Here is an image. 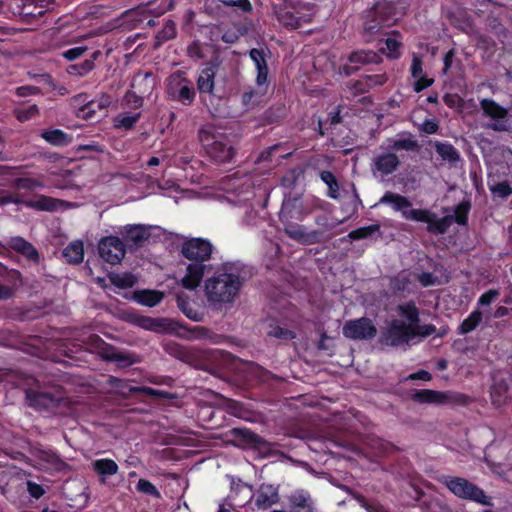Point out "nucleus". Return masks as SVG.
Masks as SVG:
<instances>
[{
    "label": "nucleus",
    "mask_w": 512,
    "mask_h": 512,
    "mask_svg": "<svg viewBox=\"0 0 512 512\" xmlns=\"http://www.w3.org/2000/svg\"><path fill=\"white\" fill-rule=\"evenodd\" d=\"M244 279L239 267L234 263H224L204 282V295L208 306L215 311L234 303L238 297Z\"/></svg>",
    "instance_id": "nucleus-1"
},
{
    "label": "nucleus",
    "mask_w": 512,
    "mask_h": 512,
    "mask_svg": "<svg viewBox=\"0 0 512 512\" xmlns=\"http://www.w3.org/2000/svg\"><path fill=\"white\" fill-rule=\"evenodd\" d=\"M303 209L302 202L298 198L285 200L282 204L279 218L283 224L284 233L292 240L302 245H313L324 240V231L314 229L307 231L304 225L295 221H303L307 216Z\"/></svg>",
    "instance_id": "nucleus-2"
},
{
    "label": "nucleus",
    "mask_w": 512,
    "mask_h": 512,
    "mask_svg": "<svg viewBox=\"0 0 512 512\" xmlns=\"http://www.w3.org/2000/svg\"><path fill=\"white\" fill-rule=\"evenodd\" d=\"M28 387L24 388L25 403L28 407L54 415H61L69 408V399L59 386L44 389L34 377L27 379Z\"/></svg>",
    "instance_id": "nucleus-3"
},
{
    "label": "nucleus",
    "mask_w": 512,
    "mask_h": 512,
    "mask_svg": "<svg viewBox=\"0 0 512 512\" xmlns=\"http://www.w3.org/2000/svg\"><path fill=\"white\" fill-rule=\"evenodd\" d=\"M199 141L207 156L218 164L230 163L236 155L235 141L231 135L207 125L198 132Z\"/></svg>",
    "instance_id": "nucleus-4"
},
{
    "label": "nucleus",
    "mask_w": 512,
    "mask_h": 512,
    "mask_svg": "<svg viewBox=\"0 0 512 512\" xmlns=\"http://www.w3.org/2000/svg\"><path fill=\"white\" fill-rule=\"evenodd\" d=\"M380 147L387 152L379 154L373 159V169L382 175H390L400 166V159L395 152L418 151L420 145L413 134L406 132L398 134L397 138H387Z\"/></svg>",
    "instance_id": "nucleus-5"
},
{
    "label": "nucleus",
    "mask_w": 512,
    "mask_h": 512,
    "mask_svg": "<svg viewBox=\"0 0 512 512\" xmlns=\"http://www.w3.org/2000/svg\"><path fill=\"white\" fill-rule=\"evenodd\" d=\"M441 483L453 495L460 499L475 502L483 506H493L492 498L486 495L481 487L466 478L446 475L442 477Z\"/></svg>",
    "instance_id": "nucleus-6"
},
{
    "label": "nucleus",
    "mask_w": 512,
    "mask_h": 512,
    "mask_svg": "<svg viewBox=\"0 0 512 512\" xmlns=\"http://www.w3.org/2000/svg\"><path fill=\"white\" fill-rule=\"evenodd\" d=\"M166 92L172 100L184 106H190L196 97L194 83L182 69L174 71L167 77Z\"/></svg>",
    "instance_id": "nucleus-7"
},
{
    "label": "nucleus",
    "mask_w": 512,
    "mask_h": 512,
    "mask_svg": "<svg viewBox=\"0 0 512 512\" xmlns=\"http://www.w3.org/2000/svg\"><path fill=\"white\" fill-rule=\"evenodd\" d=\"M86 344L96 352L101 359L116 362L119 367L131 366L137 362L134 356L118 352L113 345L105 342L97 334L89 335L86 339Z\"/></svg>",
    "instance_id": "nucleus-8"
},
{
    "label": "nucleus",
    "mask_w": 512,
    "mask_h": 512,
    "mask_svg": "<svg viewBox=\"0 0 512 512\" xmlns=\"http://www.w3.org/2000/svg\"><path fill=\"white\" fill-rule=\"evenodd\" d=\"M8 204L24 205L37 211H56L64 204L63 200L46 195H37L35 199L23 200L17 193L2 191L0 195V206Z\"/></svg>",
    "instance_id": "nucleus-9"
},
{
    "label": "nucleus",
    "mask_w": 512,
    "mask_h": 512,
    "mask_svg": "<svg viewBox=\"0 0 512 512\" xmlns=\"http://www.w3.org/2000/svg\"><path fill=\"white\" fill-rule=\"evenodd\" d=\"M382 62L380 53L370 49L352 51L347 57V63L340 65L338 72L344 76H351L363 66L379 64Z\"/></svg>",
    "instance_id": "nucleus-10"
},
{
    "label": "nucleus",
    "mask_w": 512,
    "mask_h": 512,
    "mask_svg": "<svg viewBox=\"0 0 512 512\" xmlns=\"http://www.w3.org/2000/svg\"><path fill=\"white\" fill-rule=\"evenodd\" d=\"M414 339L413 325L404 321L392 320L385 331L382 332L380 342L392 347L408 344Z\"/></svg>",
    "instance_id": "nucleus-11"
},
{
    "label": "nucleus",
    "mask_w": 512,
    "mask_h": 512,
    "mask_svg": "<svg viewBox=\"0 0 512 512\" xmlns=\"http://www.w3.org/2000/svg\"><path fill=\"white\" fill-rule=\"evenodd\" d=\"M409 218L411 221L426 223V230L432 235L445 234L450 228V217H437V214L429 209H410Z\"/></svg>",
    "instance_id": "nucleus-12"
},
{
    "label": "nucleus",
    "mask_w": 512,
    "mask_h": 512,
    "mask_svg": "<svg viewBox=\"0 0 512 512\" xmlns=\"http://www.w3.org/2000/svg\"><path fill=\"white\" fill-rule=\"evenodd\" d=\"M480 108L485 117L493 120L492 123L486 127L496 132L509 131L508 125V110L501 106L499 103L490 98H483L480 100Z\"/></svg>",
    "instance_id": "nucleus-13"
},
{
    "label": "nucleus",
    "mask_w": 512,
    "mask_h": 512,
    "mask_svg": "<svg viewBox=\"0 0 512 512\" xmlns=\"http://www.w3.org/2000/svg\"><path fill=\"white\" fill-rule=\"evenodd\" d=\"M212 251L211 242L203 238L185 240L180 249L181 255L192 263H205L210 260Z\"/></svg>",
    "instance_id": "nucleus-14"
},
{
    "label": "nucleus",
    "mask_w": 512,
    "mask_h": 512,
    "mask_svg": "<svg viewBox=\"0 0 512 512\" xmlns=\"http://www.w3.org/2000/svg\"><path fill=\"white\" fill-rule=\"evenodd\" d=\"M99 256L111 265L121 263L125 257L126 248L124 242L117 236L103 237L98 243Z\"/></svg>",
    "instance_id": "nucleus-15"
},
{
    "label": "nucleus",
    "mask_w": 512,
    "mask_h": 512,
    "mask_svg": "<svg viewBox=\"0 0 512 512\" xmlns=\"http://www.w3.org/2000/svg\"><path fill=\"white\" fill-rule=\"evenodd\" d=\"M343 335L352 340H370L377 334V328L368 317L347 321L342 328Z\"/></svg>",
    "instance_id": "nucleus-16"
},
{
    "label": "nucleus",
    "mask_w": 512,
    "mask_h": 512,
    "mask_svg": "<svg viewBox=\"0 0 512 512\" xmlns=\"http://www.w3.org/2000/svg\"><path fill=\"white\" fill-rule=\"evenodd\" d=\"M249 57L253 61L256 70V86L259 88L261 93H266L269 86L268 79V65L266 61V55L263 49L252 48L249 51Z\"/></svg>",
    "instance_id": "nucleus-17"
},
{
    "label": "nucleus",
    "mask_w": 512,
    "mask_h": 512,
    "mask_svg": "<svg viewBox=\"0 0 512 512\" xmlns=\"http://www.w3.org/2000/svg\"><path fill=\"white\" fill-rule=\"evenodd\" d=\"M372 15L380 19V23L387 28L396 24L399 19L396 3L388 0H378L373 5Z\"/></svg>",
    "instance_id": "nucleus-18"
},
{
    "label": "nucleus",
    "mask_w": 512,
    "mask_h": 512,
    "mask_svg": "<svg viewBox=\"0 0 512 512\" xmlns=\"http://www.w3.org/2000/svg\"><path fill=\"white\" fill-rule=\"evenodd\" d=\"M89 96L86 93H80L73 97V104H82L77 112L78 117H82L86 120H93L96 118V114L99 111L105 110L106 105L98 100H88Z\"/></svg>",
    "instance_id": "nucleus-19"
},
{
    "label": "nucleus",
    "mask_w": 512,
    "mask_h": 512,
    "mask_svg": "<svg viewBox=\"0 0 512 512\" xmlns=\"http://www.w3.org/2000/svg\"><path fill=\"white\" fill-rule=\"evenodd\" d=\"M278 502V487L272 484H261L254 494V503L259 510H267Z\"/></svg>",
    "instance_id": "nucleus-20"
},
{
    "label": "nucleus",
    "mask_w": 512,
    "mask_h": 512,
    "mask_svg": "<svg viewBox=\"0 0 512 512\" xmlns=\"http://www.w3.org/2000/svg\"><path fill=\"white\" fill-rule=\"evenodd\" d=\"M109 383L119 389H128L130 394H143L145 396L163 398V399H171V393L163 390L154 389L148 386H129L126 380L119 379L113 376H110Z\"/></svg>",
    "instance_id": "nucleus-21"
},
{
    "label": "nucleus",
    "mask_w": 512,
    "mask_h": 512,
    "mask_svg": "<svg viewBox=\"0 0 512 512\" xmlns=\"http://www.w3.org/2000/svg\"><path fill=\"white\" fill-rule=\"evenodd\" d=\"M210 265L205 263H190L186 267V273L181 279V285L183 288L188 290H195L201 283L206 269Z\"/></svg>",
    "instance_id": "nucleus-22"
},
{
    "label": "nucleus",
    "mask_w": 512,
    "mask_h": 512,
    "mask_svg": "<svg viewBox=\"0 0 512 512\" xmlns=\"http://www.w3.org/2000/svg\"><path fill=\"white\" fill-rule=\"evenodd\" d=\"M379 204L391 205L392 209L396 212H401V215L406 220H410L409 213L410 210H407L412 206L411 201L401 194L386 191L384 195L380 198Z\"/></svg>",
    "instance_id": "nucleus-23"
},
{
    "label": "nucleus",
    "mask_w": 512,
    "mask_h": 512,
    "mask_svg": "<svg viewBox=\"0 0 512 512\" xmlns=\"http://www.w3.org/2000/svg\"><path fill=\"white\" fill-rule=\"evenodd\" d=\"M379 204L391 205L392 209L396 212H401V215L406 220H410L409 213L410 210H407L412 206L411 201L401 194L386 191L384 195L380 198Z\"/></svg>",
    "instance_id": "nucleus-24"
},
{
    "label": "nucleus",
    "mask_w": 512,
    "mask_h": 512,
    "mask_svg": "<svg viewBox=\"0 0 512 512\" xmlns=\"http://www.w3.org/2000/svg\"><path fill=\"white\" fill-rule=\"evenodd\" d=\"M411 399L420 404H443L451 401L452 394L431 389H419L414 391Z\"/></svg>",
    "instance_id": "nucleus-25"
},
{
    "label": "nucleus",
    "mask_w": 512,
    "mask_h": 512,
    "mask_svg": "<svg viewBox=\"0 0 512 512\" xmlns=\"http://www.w3.org/2000/svg\"><path fill=\"white\" fill-rule=\"evenodd\" d=\"M217 67L212 62L205 63L197 78V90L200 94H213Z\"/></svg>",
    "instance_id": "nucleus-26"
},
{
    "label": "nucleus",
    "mask_w": 512,
    "mask_h": 512,
    "mask_svg": "<svg viewBox=\"0 0 512 512\" xmlns=\"http://www.w3.org/2000/svg\"><path fill=\"white\" fill-rule=\"evenodd\" d=\"M231 433L234 439L243 446L253 449H262L267 445V441L264 438L248 428H234Z\"/></svg>",
    "instance_id": "nucleus-27"
},
{
    "label": "nucleus",
    "mask_w": 512,
    "mask_h": 512,
    "mask_svg": "<svg viewBox=\"0 0 512 512\" xmlns=\"http://www.w3.org/2000/svg\"><path fill=\"white\" fill-rule=\"evenodd\" d=\"M8 247L21 254L27 260L38 263L40 259L37 249L26 239L20 236L11 237L8 240Z\"/></svg>",
    "instance_id": "nucleus-28"
},
{
    "label": "nucleus",
    "mask_w": 512,
    "mask_h": 512,
    "mask_svg": "<svg viewBox=\"0 0 512 512\" xmlns=\"http://www.w3.org/2000/svg\"><path fill=\"white\" fill-rule=\"evenodd\" d=\"M174 328V331L178 335L185 336L188 339L212 340L216 336L211 329L204 326L188 327L186 324L176 322V324H174Z\"/></svg>",
    "instance_id": "nucleus-29"
},
{
    "label": "nucleus",
    "mask_w": 512,
    "mask_h": 512,
    "mask_svg": "<svg viewBox=\"0 0 512 512\" xmlns=\"http://www.w3.org/2000/svg\"><path fill=\"white\" fill-rule=\"evenodd\" d=\"M137 323L140 327L154 332L174 331V324H176L175 321L163 318H152L149 316L138 317Z\"/></svg>",
    "instance_id": "nucleus-30"
},
{
    "label": "nucleus",
    "mask_w": 512,
    "mask_h": 512,
    "mask_svg": "<svg viewBox=\"0 0 512 512\" xmlns=\"http://www.w3.org/2000/svg\"><path fill=\"white\" fill-rule=\"evenodd\" d=\"M390 37L385 40L386 48H381L378 53L380 55L386 54V56L391 60L399 59L402 55V34L399 31L393 30L390 33Z\"/></svg>",
    "instance_id": "nucleus-31"
},
{
    "label": "nucleus",
    "mask_w": 512,
    "mask_h": 512,
    "mask_svg": "<svg viewBox=\"0 0 512 512\" xmlns=\"http://www.w3.org/2000/svg\"><path fill=\"white\" fill-rule=\"evenodd\" d=\"M40 136L47 143L57 147L68 146L73 140L70 134L57 128L44 129L41 131Z\"/></svg>",
    "instance_id": "nucleus-32"
},
{
    "label": "nucleus",
    "mask_w": 512,
    "mask_h": 512,
    "mask_svg": "<svg viewBox=\"0 0 512 512\" xmlns=\"http://www.w3.org/2000/svg\"><path fill=\"white\" fill-rule=\"evenodd\" d=\"M176 303L178 309L190 320L201 322L204 319V313L192 306L190 297L181 292L176 295Z\"/></svg>",
    "instance_id": "nucleus-33"
},
{
    "label": "nucleus",
    "mask_w": 512,
    "mask_h": 512,
    "mask_svg": "<svg viewBox=\"0 0 512 512\" xmlns=\"http://www.w3.org/2000/svg\"><path fill=\"white\" fill-rule=\"evenodd\" d=\"M165 297L164 292L159 290L143 289L134 292V300L146 307L157 306Z\"/></svg>",
    "instance_id": "nucleus-34"
},
{
    "label": "nucleus",
    "mask_w": 512,
    "mask_h": 512,
    "mask_svg": "<svg viewBox=\"0 0 512 512\" xmlns=\"http://www.w3.org/2000/svg\"><path fill=\"white\" fill-rule=\"evenodd\" d=\"M150 237V232L142 225H128L125 227L124 239L140 247Z\"/></svg>",
    "instance_id": "nucleus-35"
},
{
    "label": "nucleus",
    "mask_w": 512,
    "mask_h": 512,
    "mask_svg": "<svg viewBox=\"0 0 512 512\" xmlns=\"http://www.w3.org/2000/svg\"><path fill=\"white\" fill-rule=\"evenodd\" d=\"M279 21L288 28L298 29L302 27L303 24L308 23L310 21L304 15H300L299 12H295L293 9H285L281 11L278 15Z\"/></svg>",
    "instance_id": "nucleus-36"
},
{
    "label": "nucleus",
    "mask_w": 512,
    "mask_h": 512,
    "mask_svg": "<svg viewBox=\"0 0 512 512\" xmlns=\"http://www.w3.org/2000/svg\"><path fill=\"white\" fill-rule=\"evenodd\" d=\"M62 256L67 263L72 265L80 264L84 258V245L81 240L69 243L62 251Z\"/></svg>",
    "instance_id": "nucleus-37"
},
{
    "label": "nucleus",
    "mask_w": 512,
    "mask_h": 512,
    "mask_svg": "<svg viewBox=\"0 0 512 512\" xmlns=\"http://www.w3.org/2000/svg\"><path fill=\"white\" fill-rule=\"evenodd\" d=\"M434 147L441 159L451 165H455L461 159L460 152L447 141H436Z\"/></svg>",
    "instance_id": "nucleus-38"
},
{
    "label": "nucleus",
    "mask_w": 512,
    "mask_h": 512,
    "mask_svg": "<svg viewBox=\"0 0 512 512\" xmlns=\"http://www.w3.org/2000/svg\"><path fill=\"white\" fill-rule=\"evenodd\" d=\"M47 9L43 4H38L34 0H27L21 7V16L27 22H33L43 17Z\"/></svg>",
    "instance_id": "nucleus-39"
},
{
    "label": "nucleus",
    "mask_w": 512,
    "mask_h": 512,
    "mask_svg": "<svg viewBox=\"0 0 512 512\" xmlns=\"http://www.w3.org/2000/svg\"><path fill=\"white\" fill-rule=\"evenodd\" d=\"M0 277L5 283L3 285L12 290L13 297L19 286L22 284V275L20 271L16 269H9L6 266H0Z\"/></svg>",
    "instance_id": "nucleus-40"
},
{
    "label": "nucleus",
    "mask_w": 512,
    "mask_h": 512,
    "mask_svg": "<svg viewBox=\"0 0 512 512\" xmlns=\"http://www.w3.org/2000/svg\"><path fill=\"white\" fill-rule=\"evenodd\" d=\"M483 313L479 308L473 310L458 326L457 333L466 335L474 331L482 322Z\"/></svg>",
    "instance_id": "nucleus-41"
},
{
    "label": "nucleus",
    "mask_w": 512,
    "mask_h": 512,
    "mask_svg": "<svg viewBox=\"0 0 512 512\" xmlns=\"http://www.w3.org/2000/svg\"><path fill=\"white\" fill-rule=\"evenodd\" d=\"M470 210V201H461L454 207L453 215H447V217H450V225H452V223L455 222L460 226H466L468 224Z\"/></svg>",
    "instance_id": "nucleus-42"
},
{
    "label": "nucleus",
    "mask_w": 512,
    "mask_h": 512,
    "mask_svg": "<svg viewBox=\"0 0 512 512\" xmlns=\"http://www.w3.org/2000/svg\"><path fill=\"white\" fill-rule=\"evenodd\" d=\"M99 52L96 51L92 54L91 58L85 59L81 63L71 64L67 67L66 71L70 75L84 76L92 71L95 67V60L98 57Z\"/></svg>",
    "instance_id": "nucleus-43"
},
{
    "label": "nucleus",
    "mask_w": 512,
    "mask_h": 512,
    "mask_svg": "<svg viewBox=\"0 0 512 512\" xmlns=\"http://www.w3.org/2000/svg\"><path fill=\"white\" fill-rule=\"evenodd\" d=\"M93 470L102 476H112L118 472L117 463L109 458L97 459L92 463Z\"/></svg>",
    "instance_id": "nucleus-44"
},
{
    "label": "nucleus",
    "mask_w": 512,
    "mask_h": 512,
    "mask_svg": "<svg viewBox=\"0 0 512 512\" xmlns=\"http://www.w3.org/2000/svg\"><path fill=\"white\" fill-rule=\"evenodd\" d=\"M381 227L380 224H372L369 226L359 227L350 231L347 237L352 241L368 239L373 237L374 234L378 233V236H381Z\"/></svg>",
    "instance_id": "nucleus-45"
},
{
    "label": "nucleus",
    "mask_w": 512,
    "mask_h": 512,
    "mask_svg": "<svg viewBox=\"0 0 512 512\" xmlns=\"http://www.w3.org/2000/svg\"><path fill=\"white\" fill-rule=\"evenodd\" d=\"M387 28L386 26L380 23V19L378 17H374L372 15V9L368 10L364 16L363 22V31L364 34H368L370 36L380 33L383 29Z\"/></svg>",
    "instance_id": "nucleus-46"
},
{
    "label": "nucleus",
    "mask_w": 512,
    "mask_h": 512,
    "mask_svg": "<svg viewBox=\"0 0 512 512\" xmlns=\"http://www.w3.org/2000/svg\"><path fill=\"white\" fill-rule=\"evenodd\" d=\"M319 177L328 187L327 196L337 200L339 198V183L335 175L331 171L323 170Z\"/></svg>",
    "instance_id": "nucleus-47"
},
{
    "label": "nucleus",
    "mask_w": 512,
    "mask_h": 512,
    "mask_svg": "<svg viewBox=\"0 0 512 512\" xmlns=\"http://www.w3.org/2000/svg\"><path fill=\"white\" fill-rule=\"evenodd\" d=\"M398 311L402 317L409 321L408 324L416 325L419 323V309L417 308L414 301H409L398 306Z\"/></svg>",
    "instance_id": "nucleus-48"
},
{
    "label": "nucleus",
    "mask_w": 512,
    "mask_h": 512,
    "mask_svg": "<svg viewBox=\"0 0 512 512\" xmlns=\"http://www.w3.org/2000/svg\"><path fill=\"white\" fill-rule=\"evenodd\" d=\"M141 113H121L114 119V126L118 129L130 130L139 121Z\"/></svg>",
    "instance_id": "nucleus-49"
},
{
    "label": "nucleus",
    "mask_w": 512,
    "mask_h": 512,
    "mask_svg": "<svg viewBox=\"0 0 512 512\" xmlns=\"http://www.w3.org/2000/svg\"><path fill=\"white\" fill-rule=\"evenodd\" d=\"M109 279L115 287L120 289L132 288L137 282L136 277L130 272L113 274L109 277Z\"/></svg>",
    "instance_id": "nucleus-50"
},
{
    "label": "nucleus",
    "mask_w": 512,
    "mask_h": 512,
    "mask_svg": "<svg viewBox=\"0 0 512 512\" xmlns=\"http://www.w3.org/2000/svg\"><path fill=\"white\" fill-rule=\"evenodd\" d=\"M489 190L494 197H498L501 199H507L512 195V186L511 184L504 180L501 182H488Z\"/></svg>",
    "instance_id": "nucleus-51"
},
{
    "label": "nucleus",
    "mask_w": 512,
    "mask_h": 512,
    "mask_svg": "<svg viewBox=\"0 0 512 512\" xmlns=\"http://www.w3.org/2000/svg\"><path fill=\"white\" fill-rule=\"evenodd\" d=\"M12 184L19 190L29 191L44 187V183L42 181L30 177H17L13 180Z\"/></svg>",
    "instance_id": "nucleus-52"
},
{
    "label": "nucleus",
    "mask_w": 512,
    "mask_h": 512,
    "mask_svg": "<svg viewBox=\"0 0 512 512\" xmlns=\"http://www.w3.org/2000/svg\"><path fill=\"white\" fill-rule=\"evenodd\" d=\"M176 26L172 20L166 21L163 28L156 35V46L176 37Z\"/></svg>",
    "instance_id": "nucleus-53"
},
{
    "label": "nucleus",
    "mask_w": 512,
    "mask_h": 512,
    "mask_svg": "<svg viewBox=\"0 0 512 512\" xmlns=\"http://www.w3.org/2000/svg\"><path fill=\"white\" fill-rule=\"evenodd\" d=\"M16 118L20 122H26L39 114V108L36 104H31L25 107L18 108L15 111Z\"/></svg>",
    "instance_id": "nucleus-54"
},
{
    "label": "nucleus",
    "mask_w": 512,
    "mask_h": 512,
    "mask_svg": "<svg viewBox=\"0 0 512 512\" xmlns=\"http://www.w3.org/2000/svg\"><path fill=\"white\" fill-rule=\"evenodd\" d=\"M136 490L145 495L153 496L155 498H160L161 494L156 486L145 478H141L138 480L136 484Z\"/></svg>",
    "instance_id": "nucleus-55"
},
{
    "label": "nucleus",
    "mask_w": 512,
    "mask_h": 512,
    "mask_svg": "<svg viewBox=\"0 0 512 512\" xmlns=\"http://www.w3.org/2000/svg\"><path fill=\"white\" fill-rule=\"evenodd\" d=\"M187 56L194 61L201 60L205 57L202 43L199 40H193L187 46Z\"/></svg>",
    "instance_id": "nucleus-56"
},
{
    "label": "nucleus",
    "mask_w": 512,
    "mask_h": 512,
    "mask_svg": "<svg viewBox=\"0 0 512 512\" xmlns=\"http://www.w3.org/2000/svg\"><path fill=\"white\" fill-rule=\"evenodd\" d=\"M268 335L281 340H292L296 336L292 330L283 328L279 325L272 327L268 332Z\"/></svg>",
    "instance_id": "nucleus-57"
},
{
    "label": "nucleus",
    "mask_w": 512,
    "mask_h": 512,
    "mask_svg": "<svg viewBox=\"0 0 512 512\" xmlns=\"http://www.w3.org/2000/svg\"><path fill=\"white\" fill-rule=\"evenodd\" d=\"M487 25L489 26L491 31L497 36L505 35L506 33V28L501 23L500 19L493 14H489L487 16Z\"/></svg>",
    "instance_id": "nucleus-58"
},
{
    "label": "nucleus",
    "mask_w": 512,
    "mask_h": 512,
    "mask_svg": "<svg viewBox=\"0 0 512 512\" xmlns=\"http://www.w3.org/2000/svg\"><path fill=\"white\" fill-rule=\"evenodd\" d=\"M436 331H437V328L433 324L420 325L419 323H417L416 325H413L414 338L416 336L426 338V337L436 333Z\"/></svg>",
    "instance_id": "nucleus-59"
},
{
    "label": "nucleus",
    "mask_w": 512,
    "mask_h": 512,
    "mask_svg": "<svg viewBox=\"0 0 512 512\" xmlns=\"http://www.w3.org/2000/svg\"><path fill=\"white\" fill-rule=\"evenodd\" d=\"M364 80H366V86L371 89L376 86H383L388 81V76L386 73L365 75Z\"/></svg>",
    "instance_id": "nucleus-60"
},
{
    "label": "nucleus",
    "mask_w": 512,
    "mask_h": 512,
    "mask_svg": "<svg viewBox=\"0 0 512 512\" xmlns=\"http://www.w3.org/2000/svg\"><path fill=\"white\" fill-rule=\"evenodd\" d=\"M226 7H237L243 12H251L253 7L250 0H219Z\"/></svg>",
    "instance_id": "nucleus-61"
},
{
    "label": "nucleus",
    "mask_w": 512,
    "mask_h": 512,
    "mask_svg": "<svg viewBox=\"0 0 512 512\" xmlns=\"http://www.w3.org/2000/svg\"><path fill=\"white\" fill-rule=\"evenodd\" d=\"M124 101L130 107L137 109L143 105V97L137 95L134 91L128 90L124 95Z\"/></svg>",
    "instance_id": "nucleus-62"
},
{
    "label": "nucleus",
    "mask_w": 512,
    "mask_h": 512,
    "mask_svg": "<svg viewBox=\"0 0 512 512\" xmlns=\"http://www.w3.org/2000/svg\"><path fill=\"white\" fill-rule=\"evenodd\" d=\"M498 296L499 291L497 289H489L478 298L477 305L489 306Z\"/></svg>",
    "instance_id": "nucleus-63"
},
{
    "label": "nucleus",
    "mask_w": 512,
    "mask_h": 512,
    "mask_svg": "<svg viewBox=\"0 0 512 512\" xmlns=\"http://www.w3.org/2000/svg\"><path fill=\"white\" fill-rule=\"evenodd\" d=\"M475 39L476 45L480 49L488 51L495 46L494 40L485 34L478 33Z\"/></svg>",
    "instance_id": "nucleus-64"
}]
</instances>
